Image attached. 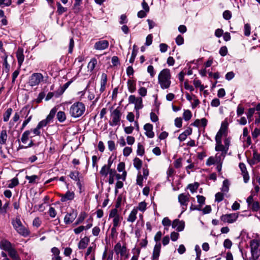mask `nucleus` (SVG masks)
<instances>
[{
    "mask_svg": "<svg viewBox=\"0 0 260 260\" xmlns=\"http://www.w3.org/2000/svg\"><path fill=\"white\" fill-rule=\"evenodd\" d=\"M190 194L189 193H181L179 194L178 199V202L181 207V213L186 210L187 205L189 202Z\"/></svg>",
    "mask_w": 260,
    "mask_h": 260,
    "instance_id": "nucleus-6",
    "label": "nucleus"
},
{
    "mask_svg": "<svg viewBox=\"0 0 260 260\" xmlns=\"http://www.w3.org/2000/svg\"><path fill=\"white\" fill-rule=\"evenodd\" d=\"M44 80L43 75L40 73H33L29 77L28 83L31 87L39 85Z\"/></svg>",
    "mask_w": 260,
    "mask_h": 260,
    "instance_id": "nucleus-5",
    "label": "nucleus"
},
{
    "mask_svg": "<svg viewBox=\"0 0 260 260\" xmlns=\"http://www.w3.org/2000/svg\"><path fill=\"white\" fill-rule=\"evenodd\" d=\"M86 216V214L85 212H82L79 215L76 221L74 223V225H77L81 223L85 219Z\"/></svg>",
    "mask_w": 260,
    "mask_h": 260,
    "instance_id": "nucleus-32",
    "label": "nucleus"
},
{
    "mask_svg": "<svg viewBox=\"0 0 260 260\" xmlns=\"http://www.w3.org/2000/svg\"><path fill=\"white\" fill-rule=\"evenodd\" d=\"M109 178L108 182L110 184H112L114 182V178L116 175V170L115 169L110 170V172L109 174Z\"/></svg>",
    "mask_w": 260,
    "mask_h": 260,
    "instance_id": "nucleus-37",
    "label": "nucleus"
},
{
    "mask_svg": "<svg viewBox=\"0 0 260 260\" xmlns=\"http://www.w3.org/2000/svg\"><path fill=\"white\" fill-rule=\"evenodd\" d=\"M223 200V193L222 192H217L215 194V202H220Z\"/></svg>",
    "mask_w": 260,
    "mask_h": 260,
    "instance_id": "nucleus-59",
    "label": "nucleus"
},
{
    "mask_svg": "<svg viewBox=\"0 0 260 260\" xmlns=\"http://www.w3.org/2000/svg\"><path fill=\"white\" fill-rule=\"evenodd\" d=\"M171 75L169 69H163L159 74L158 77V83L162 89H168L171 83Z\"/></svg>",
    "mask_w": 260,
    "mask_h": 260,
    "instance_id": "nucleus-1",
    "label": "nucleus"
},
{
    "mask_svg": "<svg viewBox=\"0 0 260 260\" xmlns=\"http://www.w3.org/2000/svg\"><path fill=\"white\" fill-rule=\"evenodd\" d=\"M127 84L129 91L131 93L134 92L136 90V82L134 80L129 79Z\"/></svg>",
    "mask_w": 260,
    "mask_h": 260,
    "instance_id": "nucleus-26",
    "label": "nucleus"
},
{
    "mask_svg": "<svg viewBox=\"0 0 260 260\" xmlns=\"http://www.w3.org/2000/svg\"><path fill=\"white\" fill-rule=\"evenodd\" d=\"M56 5L57 8V12L59 15L63 14L67 11V8L62 6L59 2H57Z\"/></svg>",
    "mask_w": 260,
    "mask_h": 260,
    "instance_id": "nucleus-45",
    "label": "nucleus"
},
{
    "mask_svg": "<svg viewBox=\"0 0 260 260\" xmlns=\"http://www.w3.org/2000/svg\"><path fill=\"white\" fill-rule=\"evenodd\" d=\"M125 169V164L123 162H120L117 166V170L118 172H122V179L124 181L126 176V172L124 171Z\"/></svg>",
    "mask_w": 260,
    "mask_h": 260,
    "instance_id": "nucleus-23",
    "label": "nucleus"
},
{
    "mask_svg": "<svg viewBox=\"0 0 260 260\" xmlns=\"http://www.w3.org/2000/svg\"><path fill=\"white\" fill-rule=\"evenodd\" d=\"M199 187V184L198 183H195L194 184H189L187 188L190 190V191L193 193L196 191L197 189Z\"/></svg>",
    "mask_w": 260,
    "mask_h": 260,
    "instance_id": "nucleus-49",
    "label": "nucleus"
},
{
    "mask_svg": "<svg viewBox=\"0 0 260 260\" xmlns=\"http://www.w3.org/2000/svg\"><path fill=\"white\" fill-rule=\"evenodd\" d=\"M197 198L198 202L200 205L201 207L202 205L205 204V198L204 196L198 195V196H197Z\"/></svg>",
    "mask_w": 260,
    "mask_h": 260,
    "instance_id": "nucleus-64",
    "label": "nucleus"
},
{
    "mask_svg": "<svg viewBox=\"0 0 260 260\" xmlns=\"http://www.w3.org/2000/svg\"><path fill=\"white\" fill-rule=\"evenodd\" d=\"M107 82V76L106 74L103 73L101 76V87L100 91L101 93L103 92L106 88V85Z\"/></svg>",
    "mask_w": 260,
    "mask_h": 260,
    "instance_id": "nucleus-20",
    "label": "nucleus"
},
{
    "mask_svg": "<svg viewBox=\"0 0 260 260\" xmlns=\"http://www.w3.org/2000/svg\"><path fill=\"white\" fill-rule=\"evenodd\" d=\"M85 111V105L80 102H77L71 106L69 109V114L72 117L79 118L81 117Z\"/></svg>",
    "mask_w": 260,
    "mask_h": 260,
    "instance_id": "nucleus-2",
    "label": "nucleus"
},
{
    "mask_svg": "<svg viewBox=\"0 0 260 260\" xmlns=\"http://www.w3.org/2000/svg\"><path fill=\"white\" fill-rule=\"evenodd\" d=\"M21 112H24L25 114H26V119L23 121L22 126H21V129H24L25 126L27 125V124L30 122L32 118V115H30L29 116H28V114L30 112V110H28V107L27 106H24L22 108L21 110Z\"/></svg>",
    "mask_w": 260,
    "mask_h": 260,
    "instance_id": "nucleus-11",
    "label": "nucleus"
},
{
    "mask_svg": "<svg viewBox=\"0 0 260 260\" xmlns=\"http://www.w3.org/2000/svg\"><path fill=\"white\" fill-rule=\"evenodd\" d=\"M13 110L11 108H8L3 115V120L4 122L9 121V118L12 113Z\"/></svg>",
    "mask_w": 260,
    "mask_h": 260,
    "instance_id": "nucleus-33",
    "label": "nucleus"
},
{
    "mask_svg": "<svg viewBox=\"0 0 260 260\" xmlns=\"http://www.w3.org/2000/svg\"><path fill=\"white\" fill-rule=\"evenodd\" d=\"M219 54L222 56H225L228 53V48L226 46L221 47L219 51Z\"/></svg>",
    "mask_w": 260,
    "mask_h": 260,
    "instance_id": "nucleus-63",
    "label": "nucleus"
},
{
    "mask_svg": "<svg viewBox=\"0 0 260 260\" xmlns=\"http://www.w3.org/2000/svg\"><path fill=\"white\" fill-rule=\"evenodd\" d=\"M57 119L60 122H64L66 119V115L64 112L59 111L56 115Z\"/></svg>",
    "mask_w": 260,
    "mask_h": 260,
    "instance_id": "nucleus-34",
    "label": "nucleus"
},
{
    "mask_svg": "<svg viewBox=\"0 0 260 260\" xmlns=\"http://www.w3.org/2000/svg\"><path fill=\"white\" fill-rule=\"evenodd\" d=\"M227 135V133L223 131H221L220 129L217 132L216 136H215V141L217 142H222V138L223 137H226Z\"/></svg>",
    "mask_w": 260,
    "mask_h": 260,
    "instance_id": "nucleus-30",
    "label": "nucleus"
},
{
    "mask_svg": "<svg viewBox=\"0 0 260 260\" xmlns=\"http://www.w3.org/2000/svg\"><path fill=\"white\" fill-rule=\"evenodd\" d=\"M223 159L221 157V155H218V154H216L215 156H210L206 161V165L208 166H210L214 164H216L218 162H220V160Z\"/></svg>",
    "mask_w": 260,
    "mask_h": 260,
    "instance_id": "nucleus-13",
    "label": "nucleus"
},
{
    "mask_svg": "<svg viewBox=\"0 0 260 260\" xmlns=\"http://www.w3.org/2000/svg\"><path fill=\"white\" fill-rule=\"evenodd\" d=\"M114 251L116 254H120L121 256H125V258L128 257V254L126 253L127 249L125 246H122L121 243L118 242L116 244L114 247Z\"/></svg>",
    "mask_w": 260,
    "mask_h": 260,
    "instance_id": "nucleus-8",
    "label": "nucleus"
},
{
    "mask_svg": "<svg viewBox=\"0 0 260 260\" xmlns=\"http://www.w3.org/2000/svg\"><path fill=\"white\" fill-rule=\"evenodd\" d=\"M121 113L119 107L114 109L111 112V119L109 121V124L112 126H115L120 124Z\"/></svg>",
    "mask_w": 260,
    "mask_h": 260,
    "instance_id": "nucleus-4",
    "label": "nucleus"
},
{
    "mask_svg": "<svg viewBox=\"0 0 260 260\" xmlns=\"http://www.w3.org/2000/svg\"><path fill=\"white\" fill-rule=\"evenodd\" d=\"M76 216L73 213H68L64 218V222L66 224H70L72 223L75 219Z\"/></svg>",
    "mask_w": 260,
    "mask_h": 260,
    "instance_id": "nucleus-27",
    "label": "nucleus"
},
{
    "mask_svg": "<svg viewBox=\"0 0 260 260\" xmlns=\"http://www.w3.org/2000/svg\"><path fill=\"white\" fill-rule=\"evenodd\" d=\"M16 57L19 67L22 65L24 59V55L23 54V50L22 48H19L16 52Z\"/></svg>",
    "mask_w": 260,
    "mask_h": 260,
    "instance_id": "nucleus-19",
    "label": "nucleus"
},
{
    "mask_svg": "<svg viewBox=\"0 0 260 260\" xmlns=\"http://www.w3.org/2000/svg\"><path fill=\"white\" fill-rule=\"evenodd\" d=\"M110 170H112V169H109L107 167L106 165H105L102 167L101 171H100V173L102 176L104 177H106L107 175L109 174L110 172Z\"/></svg>",
    "mask_w": 260,
    "mask_h": 260,
    "instance_id": "nucleus-28",
    "label": "nucleus"
},
{
    "mask_svg": "<svg viewBox=\"0 0 260 260\" xmlns=\"http://www.w3.org/2000/svg\"><path fill=\"white\" fill-rule=\"evenodd\" d=\"M230 183L228 180L225 179L223 181L222 186L221 188V190L223 192H228L229 190Z\"/></svg>",
    "mask_w": 260,
    "mask_h": 260,
    "instance_id": "nucleus-36",
    "label": "nucleus"
},
{
    "mask_svg": "<svg viewBox=\"0 0 260 260\" xmlns=\"http://www.w3.org/2000/svg\"><path fill=\"white\" fill-rule=\"evenodd\" d=\"M7 139V131L5 129L2 130L0 134V144L2 145L6 144Z\"/></svg>",
    "mask_w": 260,
    "mask_h": 260,
    "instance_id": "nucleus-29",
    "label": "nucleus"
},
{
    "mask_svg": "<svg viewBox=\"0 0 260 260\" xmlns=\"http://www.w3.org/2000/svg\"><path fill=\"white\" fill-rule=\"evenodd\" d=\"M119 215H120L118 213L117 209L116 208L113 209L111 210V211L110 212L109 218H114L118 216Z\"/></svg>",
    "mask_w": 260,
    "mask_h": 260,
    "instance_id": "nucleus-58",
    "label": "nucleus"
},
{
    "mask_svg": "<svg viewBox=\"0 0 260 260\" xmlns=\"http://www.w3.org/2000/svg\"><path fill=\"white\" fill-rule=\"evenodd\" d=\"M144 129L146 131L145 135L148 138H152L154 137V133L152 131L153 125L150 123H147L144 125Z\"/></svg>",
    "mask_w": 260,
    "mask_h": 260,
    "instance_id": "nucleus-16",
    "label": "nucleus"
},
{
    "mask_svg": "<svg viewBox=\"0 0 260 260\" xmlns=\"http://www.w3.org/2000/svg\"><path fill=\"white\" fill-rule=\"evenodd\" d=\"M251 256L249 260H257L259 257V253L258 250L250 251Z\"/></svg>",
    "mask_w": 260,
    "mask_h": 260,
    "instance_id": "nucleus-46",
    "label": "nucleus"
},
{
    "mask_svg": "<svg viewBox=\"0 0 260 260\" xmlns=\"http://www.w3.org/2000/svg\"><path fill=\"white\" fill-rule=\"evenodd\" d=\"M138 213V209L134 208L129 214L127 221L129 222H134L137 219V214Z\"/></svg>",
    "mask_w": 260,
    "mask_h": 260,
    "instance_id": "nucleus-21",
    "label": "nucleus"
},
{
    "mask_svg": "<svg viewBox=\"0 0 260 260\" xmlns=\"http://www.w3.org/2000/svg\"><path fill=\"white\" fill-rule=\"evenodd\" d=\"M229 123L227 118H225L221 123L220 129L221 131L225 132L227 133L228 127Z\"/></svg>",
    "mask_w": 260,
    "mask_h": 260,
    "instance_id": "nucleus-44",
    "label": "nucleus"
},
{
    "mask_svg": "<svg viewBox=\"0 0 260 260\" xmlns=\"http://www.w3.org/2000/svg\"><path fill=\"white\" fill-rule=\"evenodd\" d=\"M82 0H75V4L74 5V9L75 10V12H78L80 8L79 6L81 4Z\"/></svg>",
    "mask_w": 260,
    "mask_h": 260,
    "instance_id": "nucleus-55",
    "label": "nucleus"
},
{
    "mask_svg": "<svg viewBox=\"0 0 260 260\" xmlns=\"http://www.w3.org/2000/svg\"><path fill=\"white\" fill-rule=\"evenodd\" d=\"M97 64V60L95 58H92L88 64V68L91 71H93Z\"/></svg>",
    "mask_w": 260,
    "mask_h": 260,
    "instance_id": "nucleus-40",
    "label": "nucleus"
},
{
    "mask_svg": "<svg viewBox=\"0 0 260 260\" xmlns=\"http://www.w3.org/2000/svg\"><path fill=\"white\" fill-rule=\"evenodd\" d=\"M144 177L141 174H138L137 177L136 183L137 185H139L141 187L143 186V179Z\"/></svg>",
    "mask_w": 260,
    "mask_h": 260,
    "instance_id": "nucleus-47",
    "label": "nucleus"
},
{
    "mask_svg": "<svg viewBox=\"0 0 260 260\" xmlns=\"http://www.w3.org/2000/svg\"><path fill=\"white\" fill-rule=\"evenodd\" d=\"M146 203L145 202H141L139 203L138 206L135 208V209H138V210L144 212L146 210Z\"/></svg>",
    "mask_w": 260,
    "mask_h": 260,
    "instance_id": "nucleus-50",
    "label": "nucleus"
},
{
    "mask_svg": "<svg viewBox=\"0 0 260 260\" xmlns=\"http://www.w3.org/2000/svg\"><path fill=\"white\" fill-rule=\"evenodd\" d=\"M7 252H8L9 256L13 260H20V258L17 253V251L14 246H12Z\"/></svg>",
    "mask_w": 260,
    "mask_h": 260,
    "instance_id": "nucleus-18",
    "label": "nucleus"
},
{
    "mask_svg": "<svg viewBox=\"0 0 260 260\" xmlns=\"http://www.w3.org/2000/svg\"><path fill=\"white\" fill-rule=\"evenodd\" d=\"M232 246V242L229 239H226L224 241L223 246L227 249H230Z\"/></svg>",
    "mask_w": 260,
    "mask_h": 260,
    "instance_id": "nucleus-60",
    "label": "nucleus"
},
{
    "mask_svg": "<svg viewBox=\"0 0 260 260\" xmlns=\"http://www.w3.org/2000/svg\"><path fill=\"white\" fill-rule=\"evenodd\" d=\"M79 175V172L77 171V172H71L70 173L69 176L71 179H72L73 180L76 181L78 180L79 179H80Z\"/></svg>",
    "mask_w": 260,
    "mask_h": 260,
    "instance_id": "nucleus-51",
    "label": "nucleus"
},
{
    "mask_svg": "<svg viewBox=\"0 0 260 260\" xmlns=\"http://www.w3.org/2000/svg\"><path fill=\"white\" fill-rule=\"evenodd\" d=\"M122 219V217L119 215L117 217H116L113 218V226L117 227L119 225L121 220Z\"/></svg>",
    "mask_w": 260,
    "mask_h": 260,
    "instance_id": "nucleus-52",
    "label": "nucleus"
},
{
    "mask_svg": "<svg viewBox=\"0 0 260 260\" xmlns=\"http://www.w3.org/2000/svg\"><path fill=\"white\" fill-rule=\"evenodd\" d=\"M108 149L110 151H112L115 149V142L113 141L109 140L108 141Z\"/></svg>",
    "mask_w": 260,
    "mask_h": 260,
    "instance_id": "nucleus-61",
    "label": "nucleus"
},
{
    "mask_svg": "<svg viewBox=\"0 0 260 260\" xmlns=\"http://www.w3.org/2000/svg\"><path fill=\"white\" fill-rule=\"evenodd\" d=\"M12 246V244L7 239H3L0 241V249L3 250L7 251Z\"/></svg>",
    "mask_w": 260,
    "mask_h": 260,
    "instance_id": "nucleus-12",
    "label": "nucleus"
},
{
    "mask_svg": "<svg viewBox=\"0 0 260 260\" xmlns=\"http://www.w3.org/2000/svg\"><path fill=\"white\" fill-rule=\"evenodd\" d=\"M161 249V244L160 243H156L154 247L153 254H152V260H158L160 252Z\"/></svg>",
    "mask_w": 260,
    "mask_h": 260,
    "instance_id": "nucleus-17",
    "label": "nucleus"
},
{
    "mask_svg": "<svg viewBox=\"0 0 260 260\" xmlns=\"http://www.w3.org/2000/svg\"><path fill=\"white\" fill-rule=\"evenodd\" d=\"M109 45V43L107 40H100L95 43L94 48L98 50H103L108 48Z\"/></svg>",
    "mask_w": 260,
    "mask_h": 260,
    "instance_id": "nucleus-9",
    "label": "nucleus"
},
{
    "mask_svg": "<svg viewBox=\"0 0 260 260\" xmlns=\"http://www.w3.org/2000/svg\"><path fill=\"white\" fill-rule=\"evenodd\" d=\"M89 242V239L87 237L81 239L78 244V248L80 249H85Z\"/></svg>",
    "mask_w": 260,
    "mask_h": 260,
    "instance_id": "nucleus-22",
    "label": "nucleus"
},
{
    "mask_svg": "<svg viewBox=\"0 0 260 260\" xmlns=\"http://www.w3.org/2000/svg\"><path fill=\"white\" fill-rule=\"evenodd\" d=\"M57 111V108L54 107L50 111L49 114L47 115L46 119L48 120L50 123L53 121V119L55 115V114Z\"/></svg>",
    "mask_w": 260,
    "mask_h": 260,
    "instance_id": "nucleus-25",
    "label": "nucleus"
},
{
    "mask_svg": "<svg viewBox=\"0 0 260 260\" xmlns=\"http://www.w3.org/2000/svg\"><path fill=\"white\" fill-rule=\"evenodd\" d=\"M239 217L238 213L223 214L220 216V220L224 223H233L236 221Z\"/></svg>",
    "mask_w": 260,
    "mask_h": 260,
    "instance_id": "nucleus-7",
    "label": "nucleus"
},
{
    "mask_svg": "<svg viewBox=\"0 0 260 260\" xmlns=\"http://www.w3.org/2000/svg\"><path fill=\"white\" fill-rule=\"evenodd\" d=\"M192 117V113L189 110H185L183 113V118L185 121H188Z\"/></svg>",
    "mask_w": 260,
    "mask_h": 260,
    "instance_id": "nucleus-42",
    "label": "nucleus"
},
{
    "mask_svg": "<svg viewBox=\"0 0 260 260\" xmlns=\"http://www.w3.org/2000/svg\"><path fill=\"white\" fill-rule=\"evenodd\" d=\"M250 26L249 24L247 23L244 25V35L246 36H249L250 35Z\"/></svg>",
    "mask_w": 260,
    "mask_h": 260,
    "instance_id": "nucleus-57",
    "label": "nucleus"
},
{
    "mask_svg": "<svg viewBox=\"0 0 260 260\" xmlns=\"http://www.w3.org/2000/svg\"><path fill=\"white\" fill-rule=\"evenodd\" d=\"M259 244V242L256 239L251 240L250 242V251L258 250Z\"/></svg>",
    "mask_w": 260,
    "mask_h": 260,
    "instance_id": "nucleus-24",
    "label": "nucleus"
},
{
    "mask_svg": "<svg viewBox=\"0 0 260 260\" xmlns=\"http://www.w3.org/2000/svg\"><path fill=\"white\" fill-rule=\"evenodd\" d=\"M132 152V148L130 147H125L123 150V154L124 156H128Z\"/></svg>",
    "mask_w": 260,
    "mask_h": 260,
    "instance_id": "nucleus-56",
    "label": "nucleus"
},
{
    "mask_svg": "<svg viewBox=\"0 0 260 260\" xmlns=\"http://www.w3.org/2000/svg\"><path fill=\"white\" fill-rule=\"evenodd\" d=\"M227 135V133L223 131H221L220 129L217 132L216 136H215V141L217 142H222V138L223 137H226Z\"/></svg>",
    "mask_w": 260,
    "mask_h": 260,
    "instance_id": "nucleus-31",
    "label": "nucleus"
},
{
    "mask_svg": "<svg viewBox=\"0 0 260 260\" xmlns=\"http://www.w3.org/2000/svg\"><path fill=\"white\" fill-rule=\"evenodd\" d=\"M142 99L141 98H138L137 101L135 104V109L138 113V111L143 108Z\"/></svg>",
    "mask_w": 260,
    "mask_h": 260,
    "instance_id": "nucleus-39",
    "label": "nucleus"
},
{
    "mask_svg": "<svg viewBox=\"0 0 260 260\" xmlns=\"http://www.w3.org/2000/svg\"><path fill=\"white\" fill-rule=\"evenodd\" d=\"M50 123V122L45 118V119H43L40 121L37 125L41 129L46 126L47 124H48Z\"/></svg>",
    "mask_w": 260,
    "mask_h": 260,
    "instance_id": "nucleus-53",
    "label": "nucleus"
},
{
    "mask_svg": "<svg viewBox=\"0 0 260 260\" xmlns=\"http://www.w3.org/2000/svg\"><path fill=\"white\" fill-rule=\"evenodd\" d=\"M174 167L176 169H179L182 167V158H179L174 161Z\"/></svg>",
    "mask_w": 260,
    "mask_h": 260,
    "instance_id": "nucleus-62",
    "label": "nucleus"
},
{
    "mask_svg": "<svg viewBox=\"0 0 260 260\" xmlns=\"http://www.w3.org/2000/svg\"><path fill=\"white\" fill-rule=\"evenodd\" d=\"M19 184V181L17 178L15 177L9 181V183L8 184V187L10 188H13L18 185Z\"/></svg>",
    "mask_w": 260,
    "mask_h": 260,
    "instance_id": "nucleus-35",
    "label": "nucleus"
},
{
    "mask_svg": "<svg viewBox=\"0 0 260 260\" xmlns=\"http://www.w3.org/2000/svg\"><path fill=\"white\" fill-rule=\"evenodd\" d=\"M137 154L140 156H142L144 154V148L141 143H138V144Z\"/></svg>",
    "mask_w": 260,
    "mask_h": 260,
    "instance_id": "nucleus-48",
    "label": "nucleus"
},
{
    "mask_svg": "<svg viewBox=\"0 0 260 260\" xmlns=\"http://www.w3.org/2000/svg\"><path fill=\"white\" fill-rule=\"evenodd\" d=\"M12 224L14 229L20 235L26 237L29 236L30 232L27 228L25 227L19 217H16L12 220Z\"/></svg>",
    "mask_w": 260,
    "mask_h": 260,
    "instance_id": "nucleus-3",
    "label": "nucleus"
},
{
    "mask_svg": "<svg viewBox=\"0 0 260 260\" xmlns=\"http://www.w3.org/2000/svg\"><path fill=\"white\" fill-rule=\"evenodd\" d=\"M26 179L28 180L29 183H35L37 182V180L39 179L37 175H34L32 176H26Z\"/></svg>",
    "mask_w": 260,
    "mask_h": 260,
    "instance_id": "nucleus-41",
    "label": "nucleus"
},
{
    "mask_svg": "<svg viewBox=\"0 0 260 260\" xmlns=\"http://www.w3.org/2000/svg\"><path fill=\"white\" fill-rule=\"evenodd\" d=\"M134 166L138 170L141 169L142 165V161L139 158H135L134 159Z\"/></svg>",
    "mask_w": 260,
    "mask_h": 260,
    "instance_id": "nucleus-38",
    "label": "nucleus"
},
{
    "mask_svg": "<svg viewBox=\"0 0 260 260\" xmlns=\"http://www.w3.org/2000/svg\"><path fill=\"white\" fill-rule=\"evenodd\" d=\"M215 150L216 151H221V153L219 155H221V157L223 159L224 158L228 150L226 147L222 145V142H216Z\"/></svg>",
    "mask_w": 260,
    "mask_h": 260,
    "instance_id": "nucleus-10",
    "label": "nucleus"
},
{
    "mask_svg": "<svg viewBox=\"0 0 260 260\" xmlns=\"http://www.w3.org/2000/svg\"><path fill=\"white\" fill-rule=\"evenodd\" d=\"M173 228H176V230L178 232L183 231L184 229L185 224L182 221H180L178 219L174 220L172 224Z\"/></svg>",
    "mask_w": 260,
    "mask_h": 260,
    "instance_id": "nucleus-14",
    "label": "nucleus"
},
{
    "mask_svg": "<svg viewBox=\"0 0 260 260\" xmlns=\"http://www.w3.org/2000/svg\"><path fill=\"white\" fill-rule=\"evenodd\" d=\"M30 132L29 131H26L23 133L21 138V142L25 144L27 142V141L28 139V137L30 135Z\"/></svg>",
    "mask_w": 260,
    "mask_h": 260,
    "instance_id": "nucleus-43",
    "label": "nucleus"
},
{
    "mask_svg": "<svg viewBox=\"0 0 260 260\" xmlns=\"http://www.w3.org/2000/svg\"><path fill=\"white\" fill-rule=\"evenodd\" d=\"M60 197V201L62 202H65L73 200L75 198V193L73 191H68L64 194H61Z\"/></svg>",
    "mask_w": 260,
    "mask_h": 260,
    "instance_id": "nucleus-15",
    "label": "nucleus"
},
{
    "mask_svg": "<svg viewBox=\"0 0 260 260\" xmlns=\"http://www.w3.org/2000/svg\"><path fill=\"white\" fill-rule=\"evenodd\" d=\"M251 208L253 211H257L260 208V205L258 202H254L251 205Z\"/></svg>",
    "mask_w": 260,
    "mask_h": 260,
    "instance_id": "nucleus-54",
    "label": "nucleus"
}]
</instances>
